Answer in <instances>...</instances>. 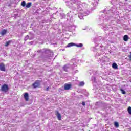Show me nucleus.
Returning <instances> with one entry per match:
<instances>
[{"instance_id":"nucleus-22","label":"nucleus","mask_w":131,"mask_h":131,"mask_svg":"<svg viewBox=\"0 0 131 131\" xmlns=\"http://www.w3.org/2000/svg\"><path fill=\"white\" fill-rule=\"evenodd\" d=\"M114 125L116 127H118L119 126V124L117 122H115Z\"/></svg>"},{"instance_id":"nucleus-34","label":"nucleus","mask_w":131,"mask_h":131,"mask_svg":"<svg viewBox=\"0 0 131 131\" xmlns=\"http://www.w3.org/2000/svg\"><path fill=\"white\" fill-rule=\"evenodd\" d=\"M30 39H33V38H30Z\"/></svg>"},{"instance_id":"nucleus-32","label":"nucleus","mask_w":131,"mask_h":131,"mask_svg":"<svg viewBox=\"0 0 131 131\" xmlns=\"http://www.w3.org/2000/svg\"><path fill=\"white\" fill-rule=\"evenodd\" d=\"M96 1V3H98L99 0H95Z\"/></svg>"},{"instance_id":"nucleus-24","label":"nucleus","mask_w":131,"mask_h":131,"mask_svg":"<svg viewBox=\"0 0 131 131\" xmlns=\"http://www.w3.org/2000/svg\"><path fill=\"white\" fill-rule=\"evenodd\" d=\"M120 91L122 94H123V95H125L126 94V92H125V91L123 90L122 89H121Z\"/></svg>"},{"instance_id":"nucleus-26","label":"nucleus","mask_w":131,"mask_h":131,"mask_svg":"<svg viewBox=\"0 0 131 131\" xmlns=\"http://www.w3.org/2000/svg\"><path fill=\"white\" fill-rule=\"evenodd\" d=\"M128 112L129 114L131 115V107L129 106L128 107Z\"/></svg>"},{"instance_id":"nucleus-18","label":"nucleus","mask_w":131,"mask_h":131,"mask_svg":"<svg viewBox=\"0 0 131 131\" xmlns=\"http://www.w3.org/2000/svg\"><path fill=\"white\" fill-rule=\"evenodd\" d=\"M68 16L70 17L71 18H72L73 17L74 13L70 11L69 13H68Z\"/></svg>"},{"instance_id":"nucleus-4","label":"nucleus","mask_w":131,"mask_h":131,"mask_svg":"<svg viewBox=\"0 0 131 131\" xmlns=\"http://www.w3.org/2000/svg\"><path fill=\"white\" fill-rule=\"evenodd\" d=\"M37 52L40 54H48L49 59H52V57H54V53L49 50L43 49L42 50H38Z\"/></svg>"},{"instance_id":"nucleus-25","label":"nucleus","mask_w":131,"mask_h":131,"mask_svg":"<svg viewBox=\"0 0 131 131\" xmlns=\"http://www.w3.org/2000/svg\"><path fill=\"white\" fill-rule=\"evenodd\" d=\"M21 6L22 7H25V6H26V3L25 2V1H23L21 2Z\"/></svg>"},{"instance_id":"nucleus-9","label":"nucleus","mask_w":131,"mask_h":131,"mask_svg":"<svg viewBox=\"0 0 131 131\" xmlns=\"http://www.w3.org/2000/svg\"><path fill=\"white\" fill-rule=\"evenodd\" d=\"M0 70L1 71H6V68L5 67V64H4V63L0 64Z\"/></svg>"},{"instance_id":"nucleus-27","label":"nucleus","mask_w":131,"mask_h":131,"mask_svg":"<svg viewBox=\"0 0 131 131\" xmlns=\"http://www.w3.org/2000/svg\"><path fill=\"white\" fill-rule=\"evenodd\" d=\"M28 38H29V37L28 36V35H27L25 37V39H24V40L25 41H26V40H27V39H28Z\"/></svg>"},{"instance_id":"nucleus-31","label":"nucleus","mask_w":131,"mask_h":131,"mask_svg":"<svg viewBox=\"0 0 131 131\" xmlns=\"http://www.w3.org/2000/svg\"><path fill=\"white\" fill-rule=\"evenodd\" d=\"M94 79V81H96V77H92V80H93Z\"/></svg>"},{"instance_id":"nucleus-38","label":"nucleus","mask_w":131,"mask_h":131,"mask_svg":"<svg viewBox=\"0 0 131 131\" xmlns=\"http://www.w3.org/2000/svg\"><path fill=\"white\" fill-rule=\"evenodd\" d=\"M36 55V54H35V55H34V57H35Z\"/></svg>"},{"instance_id":"nucleus-14","label":"nucleus","mask_w":131,"mask_h":131,"mask_svg":"<svg viewBox=\"0 0 131 131\" xmlns=\"http://www.w3.org/2000/svg\"><path fill=\"white\" fill-rule=\"evenodd\" d=\"M98 61V62H100V63H101V64H105V60H104L103 58L101 59L100 58H99Z\"/></svg>"},{"instance_id":"nucleus-20","label":"nucleus","mask_w":131,"mask_h":131,"mask_svg":"<svg viewBox=\"0 0 131 131\" xmlns=\"http://www.w3.org/2000/svg\"><path fill=\"white\" fill-rule=\"evenodd\" d=\"M31 5H32L31 2H29V3H28L26 5V8H30V7H31Z\"/></svg>"},{"instance_id":"nucleus-8","label":"nucleus","mask_w":131,"mask_h":131,"mask_svg":"<svg viewBox=\"0 0 131 131\" xmlns=\"http://www.w3.org/2000/svg\"><path fill=\"white\" fill-rule=\"evenodd\" d=\"M71 67V65L70 64H66L63 67V69L64 71L67 72L68 71L69 68H70Z\"/></svg>"},{"instance_id":"nucleus-36","label":"nucleus","mask_w":131,"mask_h":131,"mask_svg":"<svg viewBox=\"0 0 131 131\" xmlns=\"http://www.w3.org/2000/svg\"><path fill=\"white\" fill-rule=\"evenodd\" d=\"M129 56H131V51H130V55Z\"/></svg>"},{"instance_id":"nucleus-12","label":"nucleus","mask_w":131,"mask_h":131,"mask_svg":"<svg viewBox=\"0 0 131 131\" xmlns=\"http://www.w3.org/2000/svg\"><path fill=\"white\" fill-rule=\"evenodd\" d=\"M70 88H71V85L69 84H67L64 85V90H68L70 89Z\"/></svg>"},{"instance_id":"nucleus-28","label":"nucleus","mask_w":131,"mask_h":131,"mask_svg":"<svg viewBox=\"0 0 131 131\" xmlns=\"http://www.w3.org/2000/svg\"><path fill=\"white\" fill-rule=\"evenodd\" d=\"M117 0H112V4H116Z\"/></svg>"},{"instance_id":"nucleus-21","label":"nucleus","mask_w":131,"mask_h":131,"mask_svg":"<svg viewBox=\"0 0 131 131\" xmlns=\"http://www.w3.org/2000/svg\"><path fill=\"white\" fill-rule=\"evenodd\" d=\"M83 85H84V82L81 81L79 82V86H83Z\"/></svg>"},{"instance_id":"nucleus-2","label":"nucleus","mask_w":131,"mask_h":131,"mask_svg":"<svg viewBox=\"0 0 131 131\" xmlns=\"http://www.w3.org/2000/svg\"><path fill=\"white\" fill-rule=\"evenodd\" d=\"M103 14L101 16H99L98 18V24L100 25V27L104 29V31L108 30L109 28L107 27L106 22L111 19L116 13V7L115 6L112 7L111 8H106L104 9Z\"/></svg>"},{"instance_id":"nucleus-10","label":"nucleus","mask_w":131,"mask_h":131,"mask_svg":"<svg viewBox=\"0 0 131 131\" xmlns=\"http://www.w3.org/2000/svg\"><path fill=\"white\" fill-rule=\"evenodd\" d=\"M24 97L26 101H28V100H29V95L27 93H25Z\"/></svg>"},{"instance_id":"nucleus-35","label":"nucleus","mask_w":131,"mask_h":131,"mask_svg":"<svg viewBox=\"0 0 131 131\" xmlns=\"http://www.w3.org/2000/svg\"><path fill=\"white\" fill-rule=\"evenodd\" d=\"M75 72H76H76H78V70H76Z\"/></svg>"},{"instance_id":"nucleus-3","label":"nucleus","mask_w":131,"mask_h":131,"mask_svg":"<svg viewBox=\"0 0 131 131\" xmlns=\"http://www.w3.org/2000/svg\"><path fill=\"white\" fill-rule=\"evenodd\" d=\"M92 51L96 52L95 57H99L101 55L104 54L105 52V47L102 46L101 44L96 45L95 47L92 48Z\"/></svg>"},{"instance_id":"nucleus-16","label":"nucleus","mask_w":131,"mask_h":131,"mask_svg":"<svg viewBox=\"0 0 131 131\" xmlns=\"http://www.w3.org/2000/svg\"><path fill=\"white\" fill-rule=\"evenodd\" d=\"M123 40H124V41H127V40H128V36H127V35H124L123 37Z\"/></svg>"},{"instance_id":"nucleus-5","label":"nucleus","mask_w":131,"mask_h":131,"mask_svg":"<svg viewBox=\"0 0 131 131\" xmlns=\"http://www.w3.org/2000/svg\"><path fill=\"white\" fill-rule=\"evenodd\" d=\"M1 91L4 92V93H7L9 91V86L6 84L2 85Z\"/></svg>"},{"instance_id":"nucleus-29","label":"nucleus","mask_w":131,"mask_h":131,"mask_svg":"<svg viewBox=\"0 0 131 131\" xmlns=\"http://www.w3.org/2000/svg\"><path fill=\"white\" fill-rule=\"evenodd\" d=\"M51 89V87H47L46 91H49Z\"/></svg>"},{"instance_id":"nucleus-15","label":"nucleus","mask_w":131,"mask_h":131,"mask_svg":"<svg viewBox=\"0 0 131 131\" xmlns=\"http://www.w3.org/2000/svg\"><path fill=\"white\" fill-rule=\"evenodd\" d=\"M6 33H7V30H6V29L3 30L2 31V32H1V34L2 36L5 35V34H6Z\"/></svg>"},{"instance_id":"nucleus-19","label":"nucleus","mask_w":131,"mask_h":131,"mask_svg":"<svg viewBox=\"0 0 131 131\" xmlns=\"http://www.w3.org/2000/svg\"><path fill=\"white\" fill-rule=\"evenodd\" d=\"M75 47H77V48H81L83 47V44L79 43V44H75Z\"/></svg>"},{"instance_id":"nucleus-6","label":"nucleus","mask_w":131,"mask_h":131,"mask_svg":"<svg viewBox=\"0 0 131 131\" xmlns=\"http://www.w3.org/2000/svg\"><path fill=\"white\" fill-rule=\"evenodd\" d=\"M40 85V83H39V81H36L34 83L32 84V86L34 89H36V88H38Z\"/></svg>"},{"instance_id":"nucleus-23","label":"nucleus","mask_w":131,"mask_h":131,"mask_svg":"<svg viewBox=\"0 0 131 131\" xmlns=\"http://www.w3.org/2000/svg\"><path fill=\"white\" fill-rule=\"evenodd\" d=\"M11 42H12V41H11V40L6 42V45H5L6 47H8V46H9V45H10L11 43Z\"/></svg>"},{"instance_id":"nucleus-11","label":"nucleus","mask_w":131,"mask_h":131,"mask_svg":"<svg viewBox=\"0 0 131 131\" xmlns=\"http://www.w3.org/2000/svg\"><path fill=\"white\" fill-rule=\"evenodd\" d=\"M75 47V43H73V42H71L70 43H68L67 46L66 48H70V47Z\"/></svg>"},{"instance_id":"nucleus-7","label":"nucleus","mask_w":131,"mask_h":131,"mask_svg":"<svg viewBox=\"0 0 131 131\" xmlns=\"http://www.w3.org/2000/svg\"><path fill=\"white\" fill-rule=\"evenodd\" d=\"M55 113L58 120H61V119H62V116L61 115V114L59 113V111H56Z\"/></svg>"},{"instance_id":"nucleus-30","label":"nucleus","mask_w":131,"mask_h":131,"mask_svg":"<svg viewBox=\"0 0 131 131\" xmlns=\"http://www.w3.org/2000/svg\"><path fill=\"white\" fill-rule=\"evenodd\" d=\"M82 105L83 106H85V102H82Z\"/></svg>"},{"instance_id":"nucleus-17","label":"nucleus","mask_w":131,"mask_h":131,"mask_svg":"<svg viewBox=\"0 0 131 131\" xmlns=\"http://www.w3.org/2000/svg\"><path fill=\"white\" fill-rule=\"evenodd\" d=\"M112 67H113V68H114V69H117L118 67H117V64H116V63H113L112 64Z\"/></svg>"},{"instance_id":"nucleus-37","label":"nucleus","mask_w":131,"mask_h":131,"mask_svg":"<svg viewBox=\"0 0 131 131\" xmlns=\"http://www.w3.org/2000/svg\"><path fill=\"white\" fill-rule=\"evenodd\" d=\"M62 51H65V49L62 50Z\"/></svg>"},{"instance_id":"nucleus-1","label":"nucleus","mask_w":131,"mask_h":131,"mask_svg":"<svg viewBox=\"0 0 131 131\" xmlns=\"http://www.w3.org/2000/svg\"><path fill=\"white\" fill-rule=\"evenodd\" d=\"M66 6L69 9H72L73 11H76L78 14V17L80 20H82L83 17L88 16L90 14V11L88 10L89 5L85 3L81 4L80 0H69L66 2Z\"/></svg>"},{"instance_id":"nucleus-33","label":"nucleus","mask_w":131,"mask_h":131,"mask_svg":"<svg viewBox=\"0 0 131 131\" xmlns=\"http://www.w3.org/2000/svg\"><path fill=\"white\" fill-rule=\"evenodd\" d=\"M32 2H35V0H30Z\"/></svg>"},{"instance_id":"nucleus-13","label":"nucleus","mask_w":131,"mask_h":131,"mask_svg":"<svg viewBox=\"0 0 131 131\" xmlns=\"http://www.w3.org/2000/svg\"><path fill=\"white\" fill-rule=\"evenodd\" d=\"M69 29L70 30H75V26L70 25L69 26Z\"/></svg>"}]
</instances>
